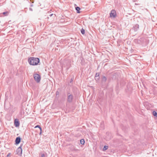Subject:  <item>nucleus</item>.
I'll return each mask as SVG.
<instances>
[{
  "label": "nucleus",
  "instance_id": "16",
  "mask_svg": "<svg viewBox=\"0 0 157 157\" xmlns=\"http://www.w3.org/2000/svg\"><path fill=\"white\" fill-rule=\"evenodd\" d=\"M76 10H77V13H78V7H75Z\"/></svg>",
  "mask_w": 157,
  "mask_h": 157
},
{
  "label": "nucleus",
  "instance_id": "24",
  "mask_svg": "<svg viewBox=\"0 0 157 157\" xmlns=\"http://www.w3.org/2000/svg\"><path fill=\"white\" fill-rule=\"evenodd\" d=\"M53 14H51L50 15V16H52L53 15Z\"/></svg>",
  "mask_w": 157,
  "mask_h": 157
},
{
  "label": "nucleus",
  "instance_id": "20",
  "mask_svg": "<svg viewBox=\"0 0 157 157\" xmlns=\"http://www.w3.org/2000/svg\"><path fill=\"white\" fill-rule=\"evenodd\" d=\"M81 10V9L80 7H79V13L82 12V10Z\"/></svg>",
  "mask_w": 157,
  "mask_h": 157
},
{
  "label": "nucleus",
  "instance_id": "19",
  "mask_svg": "<svg viewBox=\"0 0 157 157\" xmlns=\"http://www.w3.org/2000/svg\"><path fill=\"white\" fill-rule=\"evenodd\" d=\"M42 129H41V130H40V132L39 134L40 135H41L42 134Z\"/></svg>",
  "mask_w": 157,
  "mask_h": 157
},
{
  "label": "nucleus",
  "instance_id": "9",
  "mask_svg": "<svg viewBox=\"0 0 157 157\" xmlns=\"http://www.w3.org/2000/svg\"><path fill=\"white\" fill-rule=\"evenodd\" d=\"M72 96L71 95H70L68 96V101L69 102H71L72 99Z\"/></svg>",
  "mask_w": 157,
  "mask_h": 157
},
{
  "label": "nucleus",
  "instance_id": "12",
  "mask_svg": "<svg viewBox=\"0 0 157 157\" xmlns=\"http://www.w3.org/2000/svg\"><path fill=\"white\" fill-rule=\"evenodd\" d=\"M108 148V146H104L103 148V151H105L106 150H107Z\"/></svg>",
  "mask_w": 157,
  "mask_h": 157
},
{
  "label": "nucleus",
  "instance_id": "10",
  "mask_svg": "<svg viewBox=\"0 0 157 157\" xmlns=\"http://www.w3.org/2000/svg\"><path fill=\"white\" fill-rule=\"evenodd\" d=\"M80 143L82 145H84L85 143V141L83 139H82L80 140Z\"/></svg>",
  "mask_w": 157,
  "mask_h": 157
},
{
  "label": "nucleus",
  "instance_id": "13",
  "mask_svg": "<svg viewBox=\"0 0 157 157\" xmlns=\"http://www.w3.org/2000/svg\"><path fill=\"white\" fill-rule=\"evenodd\" d=\"M153 114L154 116L157 117V113L156 111H153Z\"/></svg>",
  "mask_w": 157,
  "mask_h": 157
},
{
  "label": "nucleus",
  "instance_id": "8",
  "mask_svg": "<svg viewBox=\"0 0 157 157\" xmlns=\"http://www.w3.org/2000/svg\"><path fill=\"white\" fill-rule=\"evenodd\" d=\"M21 141V138L19 137H17L15 140L16 143L17 144H19Z\"/></svg>",
  "mask_w": 157,
  "mask_h": 157
},
{
  "label": "nucleus",
  "instance_id": "15",
  "mask_svg": "<svg viewBox=\"0 0 157 157\" xmlns=\"http://www.w3.org/2000/svg\"><path fill=\"white\" fill-rule=\"evenodd\" d=\"M39 128L40 130H41V128L40 126L39 125H37L36 126H35V127H34L35 128Z\"/></svg>",
  "mask_w": 157,
  "mask_h": 157
},
{
  "label": "nucleus",
  "instance_id": "22",
  "mask_svg": "<svg viewBox=\"0 0 157 157\" xmlns=\"http://www.w3.org/2000/svg\"><path fill=\"white\" fill-rule=\"evenodd\" d=\"M59 94V92L58 91H57L56 93V95H58Z\"/></svg>",
  "mask_w": 157,
  "mask_h": 157
},
{
  "label": "nucleus",
  "instance_id": "23",
  "mask_svg": "<svg viewBox=\"0 0 157 157\" xmlns=\"http://www.w3.org/2000/svg\"><path fill=\"white\" fill-rule=\"evenodd\" d=\"M29 10L31 11H33V9L32 8H30Z\"/></svg>",
  "mask_w": 157,
  "mask_h": 157
},
{
  "label": "nucleus",
  "instance_id": "21",
  "mask_svg": "<svg viewBox=\"0 0 157 157\" xmlns=\"http://www.w3.org/2000/svg\"><path fill=\"white\" fill-rule=\"evenodd\" d=\"M45 155L44 154L41 155V157H45Z\"/></svg>",
  "mask_w": 157,
  "mask_h": 157
},
{
  "label": "nucleus",
  "instance_id": "18",
  "mask_svg": "<svg viewBox=\"0 0 157 157\" xmlns=\"http://www.w3.org/2000/svg\"><path fill=\"white\" fill-rule=\"evenodd\" d=\"M11 155L10 153H9L7 155V157H9Z\"/></svg>",
  "mask_w": 157,
  "mask_h": 157
},
{
  "label": "nucleus",
  "instance_id": "7",
  "mask_svg": "<svg viewBox=\"0 0 157 157\" xmlns=\"http://www.w3.org/2000/svg\"><path fill=\"white\" fill-rule=\"evenodd\" d=\"M17 154H21L22 153V149L21 147V146L17 148Z\"/></svg>",
  "mask_w": 157,
  "mask_h": 157
},
{
  "label": "nucleus",
  "instance_id": "2",
  "mask_svg": "<svg viewBox=\"0 0 157 157\" xmlns=\"http://www.w3.org/2000/svg\"><path fill=\"white\" fill-rule=\"evenodd\" d=\"M33 77L34 80L37 82H39L41 79L40 76L37 74H35L33 75Z\"/></svg>",
  "mask_w": 157,
  "mask_h": 157
},
{
  "label": "nucleus",
  "instance_id": "25",
  "mask_svg": "<svg viewBox=\"0 0 157 157\" xmlns=\"http://www.w3.org/2000/svg\"><path fill=\"white\" fill-rule=\"evenodd\" d=\"M102 125H103L102 124H101V127H102Z\"/></svg>",
  "mask_w": 157,
  "mask_h": 157
},
{
  "label": "nucleus",
  "instance_id": "1",
  "mask_svg": "<svg viewBox=\"0 0 157 157\" xmlns=\"http://www.w3.org/2000/svg\"><path fill=\"white\" fill-rule=\"evenodd\" d=\"M28 62L30 65H36L40 62V60L37 58L31 57L28 59Z\"/></svg>",
  "mask_w": 157,
  "mask_h": 157
},
{
  "label": "nucleus",
  "instance_id": "17",
  "mask_svg": "<svg viewBox=\"0 0 157 157\" xmlns=\"http://www.w3.org/2000/svg\"><path fill=\"white\" fill-rule=\"evenodd\" d=\"M99 75V74L98 73H96L95 75V77H98Z\"/></svg>",
  "mask_w": 157,
  "mask_h": 157
},
{
  "label": "nucleus",
  "instance_id": "4",
  "mask_svg": "<svg viewBox=\"0 0 157 157\" xmlns=\"http://www.w3.org/2000/svg\"><path fill=\"white\" fill-rule=\"evenodd\" d=\"M9 13V11H6L2 13H0V17H3L4 16H7L8 15Z\"/></svg>",
  "mask_w": 157,
  "mask_h": 157
},
{
  "label": "nucleus",
  "instance_id": "5",
  "mask_svg": "<svg viewBox=\"0 0 157 157\" xmlns=\"http://www.w3.org/2000/svg\"><path fill=\"white\" fill-rule=\"evenodd\" d=\"M19 122L18 120V119H15L14 121V125L15 126L17 127L19 126Z\"/></svg>",
  "mask_w": 157,
  "mask_h": 157
},
{
  "label": "nucleus",
  "instance_id": "6",
  "mask_svg": "<svg viewBox=\"0 0 157 157\" xmlns=\"http://www.w3.org/2000/svg\"><path fill=\"white\" fill-rule=\"evenodd\" d=\"M139 28V25L138 24L135 25L132 28L135 31H137Z\"/></svg>",
  "mask_w": 157,
  "mask_h": 157
},
{
  "label": "nucleus",
  "instance_id": "11",
  "mask_svg": "<svg viewBox=\"0 0 157 157\" xmlns=\"http://www.w3.org/2000/svg\"><path fill=\"white\" fill-rule=\"evenodd\" d=\"M102 80L103 81L105 82L106 81L107 78L105 76H103L102 78Z\"/></svg>",
  "mask_w": 157,
  "mask_h": 157
},
{
  "label": "nucleus",
  "instance_id": "14",
  "mask_svg": "<svg viewBox=\"0 0 157 157\" xmlns=\"http://www.w3.org/2000/svg\"><path fill=\"white\" fill-rule=\"evenodd\" d=\"M81 32L82 34H84L85 33V30L82 29L81 30Z\"/></svg>",
  "mask_w": 157,
  "mask_h": 157
},
{
  "label": "nucleus",
  "instance_id": "3",
  "mask_svg": "<svg viewBox=\"0 0 157 157\" xmlns=\"http://www.w3.org/2000/svg\"><path fill=\"white\" fill-rule=\"evenodd\" d=\"M116 13L114 10H112L111 11V13H110V16L111 17H115L116 16Z\"/></svg>",
  "mask_w": 157,
  "mask_h": 157
}]
</instances>
